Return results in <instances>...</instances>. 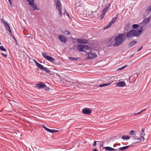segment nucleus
Listing matches in <instances>:
<instances>
[{
	"mask_svg": "<svg viewBox=\"0 0 151 151\" xmlns=\"http://www.w3.org/2000/svg\"><path fill=\"white\" fill-rule=\"evenodd\" d=\"M118 15H119V14H117V15H116V17H114L115 18H116V19H117V18H118Z\"/></svg>",
	"mask_w": 151,
	"mask_h": 151,
	"instance_id": "obj_48",
	"label": "nucleus"
},
{
	"mask_svg": "<svg viewBox=\"0 0 151 151\" xmlns=\"http://www.w3.org/2000/svg\"><path fill=\"white\" fill-rule=\"evenodd\" d=\"M150 17L151 18V14L150 15Z\"/></svg>",
	"mask_w": 151,
	"mask_h": 151,
	"instance_id": "obj_54",
	"label": "nucleus"
},
{
	"mask_svg": "<svg viewBox=\"0 0 151 151\" xmlns=\"http://www.w3.org/2000/svg\"><path fill=\"white\" fill-rule=\"evenodd\" d=\"M135 131L134 130H132L129 133V134L131 135H135Z\"/></svg>",
	"mask_w": 151,
	"mask_h": 151,
	"instance_id": "obj_31",
	"label": "nucleus"
},
{
	"mask_svg": "<svg viewBox=\"0 0 151 151\" xmlns=\"http://www.w3.org/2000/svg\"><path fill=\"white\" fill-rule=\"evenodd\" d=\"M65 12L67 15V16H68V17H69V14L67 12H66V10L65 9Z\"/></svg>",
	"mask_w": 151,
	"mask_h": 151,
	"instance_id": "obj_43",
	"label": "nucleus"
},
{
	"mask_svg": "<svg viewBox=\"0 0 151 151\" xmlns=\"http://www.w3.org/2000/svg\"><path fill=\"white\" fill-rule=\"evenodd\" d=\"M33 61L38 68H40V67H41V65H42L39 63L35 59H33Z\"/></svg>",
	"mask_w": 151,
	"mask_h": 151,
	"instance_id": "obj_23",
	"label": "nucleus"
},
{
	"mask_svg": "<svg viewBox=\"0 0 151 151\" xmlns=\"http://www.w3.org/2000/svg\"><path fill=\"white\" fill-rule=\"evenodd\" d=\"M93 151H97V150L95 149H94Z\"/></svg>",
	"mask_w": 151,
	"mask_h": 151,
	"instance_id": "obj_53",
	"label": "nucleus"
},
{
	"mask_svg": "<svg viewBox=\"0 0 151 151\" xmlns=\"http://www.w3.org/2000/svg\"><path fill=\"white\" fill-rule=\"evenodd\" d=\"M77 41L78 43L82 44H86L88 42V40L85 39H78Z\"/></svg>",
	"mask_w": 151,
	"mask_h": 151,
	"instance_id": "obj_9",
	"label": "nucleus"
},
{
	"mask_svg": "<svg viewBox=\"0 0 151 151\" xmlns=\"http://www.w3.org/2000/svg\"><path fill=\"white\" fill-rule=\"evenodd\" d=\"M137 42V41H133L129 44V46L130 47H132L135 45Z\"/></svg>",
	"mask_w": 151,
	"mask_h": 151,
	"instance_id": "obj_26",
	"label": "nucleus"
},
{
	"mask_svg": "<svg viewBox=\"0 0 151 151\" xmlns=\"http://www.w3.org/2000/svg\"><path fill=\"white\" fill-rule=\"evenodd\" d=\"M33 61L38 68H40V67H41V65H42L39 63L35 59H33Z\"/></svg>",
	"mask_w": 151,
	"mask_h": 151,
	"instance_id": "obj_24",
	"label": "nucleus"
},
{
	"mask_svg": "<svg viewBox=\"0 0 151 151\" xmlns=\"http://www.w3.org/2000/svg\"><path fill=\"white\" fill-rule=\"evenodd\" d=\"M33 61L38 68H40V67H41V65H42L39 63L35 59H33Z\"/></svg>",
	"mask_w": 151,
	"mask_h": 151,
	"instance_id": "obj_21",
	"label": "nucleus"
},
{
	"mask_svg": "<svg viewBox=\"0 0 151 151\" xmlns=\"http://www.w3.org/2000/svg\"><path fill=\"white\" fill-rule=\"evenodd\" d=\"M96 141H94V142H93V145L94 146H95L96 145Z\"/></svg>",
	"mask_w": 151,
	"mask_h": 151,
	"instance_id": "obj_42",
	"label": "nucleus"
},
{
	"mask_svg": "<svg viewBox=\"0 0 151 151\" xmlns=\"http://www.w3.org/2000/svg\"><path fill=\"white\" fill-rule=\"evenodd\" d=\"M36 86L38 88H45L47 87L46 85L45 84H44V83L41 82L38 84H37Z\"/></svg>",
	"mask_w": 151,
	"mask_h": 151,
	"instance_id": "obj_12",
	"label": "nucleus"
},
{
	"mask_svg": "<svg viewBox=\"0 0 151 151\" xmlns=\"http://www.w3.org/2000/svg\"><path fill=\"white\" fill-rule=\"evenodd\" d=\"M79 58H75L74 57H69L68 58V59L69 60H70L72 61H77L78 59H79Z\"/></svg>",
	"mask_w": 151,
	"mask_h": 151,
	"instance_id": "obj_20",
	"label": "nucleus"
},
{
	"mask_svg": "<svg viewBox=\"0 0 151 151\" xmlns=\"http://www.w3.org/2000/svg\"><path fill=\"white\" fill-rule=\"evenodd\" d=\"M67 84H69L70 85H73V83L70 81H66Z\"/></svg>",
	"mask_w": 151,
	"mask_h": 151,
	"instance_id": "obj_40",
	"label": "nucleus"
},
{
	"mask_svg": "<svg viewBox=\"0 0 151 151\" xmlns=\"http://www.w3.org/2000/svg\"><path fill=\"white\" fill-rule=\"evenodd\" d=\"M33 61L38 68H40V67H41V65H42L39 63L35 59H33Z\"/></svg>",
	"mask_w": 151,
	"mask_h": 151,
	"instance_id": "obj_22",
	"label": "nucleus"
},
{
	"mask_svg": "<svg viewBox=\"0 0 151 151\" xmlns=\"http://www.w3.org/2000/svg\"><path fill=\"white\" fill-rule=\"evenodd\" d=\"M151 11V5L148 6L147 10L146 11V12L147 13H148L150 11Z\"/></svg>",
	"mask_w": 151,
	"mask_h": 151,
	"instance_id": "obj_32",
	"label": "nucleus"
},
{
	"mask_svg": "<svg viewBox=\"0 0 151 151\" xmlns=\"http://www.w3.org/2000/svg\"><path fill=\"white\" fill-rule=\"evenodd\" d=\"M88 59H93L96 58L97 55L96 54L92 53L91 52L88 54Z\"/></svg>",
	"mask_w": 151,
	"mask_h": 151,
	"instance_id": "obj_13",
	"label": "nucleus"
},
{
	"mask_svg": "<svg viewBox=\"0 0 151 151\" xmlns=\"http://www.w3.org/2000/svg\"><path fill=\"white\" fill-rule=\"evenodd\" d=\"M63 33L66 35H69L70 34V32L67 30H65L63 32Z\"/></svg>",
	"mask_w": 151,
	"mask_h": 151,
	"instance_id": "obj_29",
	"label": "nucleus"
},
{
	"mask_svg": "<svg viewBox=\"0 0 151 151\" xmlns=\"http://www.w3.org/2000/svg\"><path fill=\"white\" fill-rule=\"evenodd\" d=\"M30 5L33 8L34 10H39V9L37 8V6L36 4H34V3H33L32 4Z\"/></svg>",
	"mask_w": 151,
	"mask_h": 151,
	"instance_id": "obj_25",
	"label": "nucleus"
},
{
	"mask_svg": "<svg viewBox=\"0 0 151 151\" xmlns=\"http://www.w3.org/2000/svg\"><path fill=\"white\" fill-rule=\"evenodd\" d=\"M59 40L61 42H67V40L65 37L63 35H59Z\"/></svg>",
	"mask_w": 151,
	"mask_h": 151,
	"instance_id": "obj_10",
	"label": "nucleus"
},
{
	"mask_svg": "<svg viewBox=\"0 0 151 151\" xmlns=\"http://www.w3.org/2000/svg\"><path fill=\"white\" fill-rule=\"evenodd\" d=\"M111 4L109 3L108 4L106 5L104 8L103 10L102 13L101 14V17L100 19H103L104 17L105 16V14L107 11L108 9L111 6Z\"/></svg>",
	"mask_w": 151,
	"mask_h": 151,
	"instance_id": "obj_5",
	"label": "nucleus"
},
{
	"mask_svg": "<svg viewBox=\"0 0 151 151\" xmlns=\"http://www.w3.org/2000/svg\"><path fill=\"white\" fill-rule=\"evenodd\" d=\"M11 35V36L12 37H13V39H14L15 40V41H17V40H16V38H15V37H14V36H13V35Z\"/></svg>",
	"mask_w": 151,
	"mask_h": 151,
	"instance_id": "obj_46",
	"label": "nucleus"
},
{
	"mask_svg": "<svg viewBox=\"0 0 151 151\" xmlns=\"http://www.w3.org/2000/svg\"><path fill=\"white\" fill-rule=\"evenodd\" d=\"M104 149H105L106 150H108L110 151H111L112 150L117 151V149H115L109 147H104Z\"/></svg>",
	"mask_w": 151,
	"mask_h": 151,
	"instance_id": "obj_18",
	"label": "nucleus"
},
{
	"mask_svg": "<svg viewBox=\"0 0 151 151\" xmlns=\"http://www.w3.org/2000/svg\"><path fill=\"white\" fill-rule=\"evenodd\" d=\"M8 1H9V2L10 4V6H12V2L11 1V0H8Z\"/></svg>",
	"mask_w": 151,
	"mask_h": 151,
	"instance_id": "obj_44",
	"label": "nucleus"
},
{
	"mask_svg": "<svg viewBox=\"0 0 151 151\" xmlns=\"http://www.w3.org/2000/svg\"><path fill=\"white\" fill-rule=\"evenodd\" d=\"M39 68L41 70L44 71L47 73H49L50 72V70L48 68L44 67L42 65H41V67H40Z\"/></svg>",
	"mask_w": 151,
	"mask_h": 151,
	"instance_id": "obj_15",
	"label": "nucleus"
},
{
	"mask_svg": "<svg viewBox=\"0 0 151 151\" xmlns=\"http://www.w3.org/2000/svg\"><path fill=\"white\" fill-rule=\"evenodd\" d=\"M145 109H144L142 111H140L139 112H138L137 113H134V114H133L134 115H137V114H139L141 112H142L144 110H145Z\"/></svg>",
	"mask_w": 151,
	"mask_h": 151,
	"instance_id": "obj_39",
	"label": "nucleus"
},
{
	"mask_svg": "<svg viewBox=\"0 0 151 151\" xmlns=\"http://www.w3.org/2000/svg\"><path fill=\"white\" fill-rule=\"evenodd\" d=\"M139 27V25L137 24H134L132 25V28L134 29H136Z\"/></svg>",
	"mask_w": 151,
	"mask_h": 151,
	"instance_id": "obj_35",
	"label": "nucleus"
},
{
	"mask_svg": "<svg viewBox=\"0 0 151 151\" xmlns=\"http://www.w3.org/2000/svg\"><path fill=\"white\" fill-rule=\"evenodd\" d=\"M42 127L47 131L50 133L51 132L52 129H50L48 128H47V127H46L44 125Z\"/></svg>",
	"mask_w": 151,
	"mask_h": 151,
	"instance_id": "obj_28",
	"label": "nucleus"
},
{
	"mask_svg": "<svg viewBox=\"0 0 151 151\" xmlns=\"http://www.w3.org/2000/svg\"><path fill=\"white\" fill-rule=\"evenodd\" d=\"M56 6V8L59 12V14L60 17L62 16V12L61 8V4L59 0H54Z\"/></svg>",
	"mask_w": 151,
	"mask_h": 151,
	"instance_id": "obj_3",
	"label": "nucleus"
},
{
	"mask_svg": "<svg viewBox=\"0 0 151 151\" xmlns=\"http://www.w3.org/2000/svg\"><path fill=\"white\" fill-rule=\"evenodd\" d=\"M11 34L12 33V31L10 29V28H9L7 30Z\"/></svg>",
	"mask_w": 151,
	"mask_h": 151,
	"instance_id": "obj_45",
	"label": "nucleus"
},
{
	"mask_svg": "<svg viewBox=\"0 0 151 151\" xmlns=\"http://www.w3.org/2000/svg\"><path fill=\"white\" fill-rule=\"evenodd\" d=\"M126 39L125 35L124 34H120L117 35L115 39V42L114 46H118L122 43Z\"/></svg>",
	"mask_w": 151,
	"mask_h": 151,
	"instance_id": "obj_2",
	"label": "nucleus"
},
{
	"mask_svg": "<svg viewBox=\"0 0 151 151\" xmlns=\"http://www.w3.org/2000/svg\"><path fill=\"white\" fill-rule=\"evenodd\" d=\"M145 134L144 133H142L141 132L140 133V138H135L134 139V140H138V143H140L141 140H142V141H144L145 140V138L144 136L145 135Z\"/></svg>",
	"mask_w": 151,
	"mask_h": 151,
	"instance_id": "obj_6",
	"label": "nucleus"
},
{
	"mask_svg": "<svg viewBox=\"0 0 151 151\" xmlns=\"http://www.w3.org/2000/svg\"><path fill=\"white\" fill-rule=\"evenodd\" d=\"M144 130H144V129H142L141 132H142V133H144Z\"/></svg>",
	"mask_w": 151,
	"mask_h": 151,
	"instance_id": "obj_49",
	"label": "nucleus"
},
{
	"mask_svg": "<svg viewBox=\"0 0 151 151\" xmlns=\"http://www.w3.org/2000/svg\"><path fill=\"white\" fill-rule=\"evenodd\" d=\"M129 147V146H125L123 147H121L119 148L118 149H117L118 151H123L124 150L128 149Z\"/></svg>",
	"mask_w": 151,
	"mask_h": 151,
	"instance_id": "obj_19",
	"label": "nucleus"
},
{
	"mask_svg": "<svg viewBox=\"0 0 151 151\" xmlns=\"http://www.w3.org/2000/svg\"><path fill=\"white\" fill-rule=\"evenodd\" d=\"M83 46L84 50L85 49L86 50H89V47L87 45H83Z\"/></svg>",
	"mask_w": 151,
	"mask_h": 151,
	"instance_id": "obj_36",
	"label": "nucleus"
},
{
	"mask_svg": "<svg viewBox=\"0 0 151 151\" xmlns=\"http://www.w3.org/2000/svg\"><path fill=\"white\" fill-rule=\"evenodd\" d=\"M83 46V45H79L77 46V49L80 52H83L84 50Z\"/></svg>",
	"mask_w": 151,
	"mask_h": 151,
	"instance_id": "obj_16",
	"label": "nucleus"
},
{
	"mask_svg": "<svg viewBox=\"0 0 151 151\" xmlns=\"http://www.w3.org/2000/svg\"><path fill=\"white\" fill-rule=\"evenodd\" d=\"M113 81L110 82L109 83H105L103 84L99 85V87H103L104 86H108L109 85L111 84Z\"/></svg>",
	"mask_w": 151,
	"mask_h": 151,
	"instance_id": "obj_17",
	"label": "nucleus"
},
{
	"mask_svg": "<svg viewBox=\"0 0 151 151\" xmlns=\"http://www.w3.org/2000/svg\"><path fill=\"white\" fill-rule=\"evenodd\" d=\"M42 55L45 60L51 63L54 62L55 60V59L54 58L47 55L46 52L42 53Z\"/></svg>",
	"mask_w": 151,
	"mask_h": 151,
	"instance_id": "obj_4",
	"label": "nucleus"
},
{
	"mask_svg": "<svg viewBox=\"0 0 151 151\" xmlns=\"http://www.w3.org/2000/svg\"><path fill=\"white\" fill-rule=\"evenodd\" d=\"M130 138V137L127 135L123 136L122 137V139L124 140H128Z\"/></svg>",
	"mask_w": 151,
	"mask_h": 151,
	"instance_id": "obj_27",
	"label": "nucleus"
},
{
	"mask_svg": "<svg viewBox=\"0 0 151 151\" xmlns=\"http://www.w3.org/2000/svg\"><path fill=\"white\" fill-rule=\"evenodd\" d=\"M1 21L4 24V26L6 27L7 30L10 28V25L6 22L3 19H1Z\"/></svg>",
	"mask_w": 151,
	"mask_h": 151,
	"instance_id": "obj_14",
	"label": "nucleus"
},
{
	"mask_svg": "<svg viewBox=\"0 0 151 151\" xmlns=\"http://www.w3.org/2000/svg\"><path fill=\"white\" fill-rule=\"evenodd\" d=\"M117 20L116 18L114 17L111 20V21L109 22L107 26L105 27L104 29H106L107 28L111 27L112 24H113Z\"/></svg>",
	"mask_w": 151,
	"mask_h": 151,
	"instance_id": "obj_7",
	"label": "nucleus"
},
{
	"mask_svg": "<svg viewBox=\"0 0 151 151\" xmlns=\"http://www.w3.org/2000/svg\"><path fill=\"white\" fill-rule=\"evenodd\" d=\"M129 25V24H127L125 26V27H128Z\"/></svg>",
	"mask_w": 151,
	"mask_h": 151,
	"instance_id": "obj_51",
	"label": "nucleus"
},
{
	"mask_svg": "<svg viewBox=\"0 0 151 151\" xmlns=\"http://www.w3.org/2000/svg\"><path fill=\"white\" fill-rule=\"evenodd\" d=\"M143 27L142 26L139 27L138 30H131L128 32L126 35L127 38L129 39L134 37H138L142 33Z\"/></svg>",
	"mask_w": 151,
	"mask_h": 151,
	"instance_id": "obj_1",
	"label": "nucleus"
},
{
	"mask_svg": "<svg viewBox=\"0 0 151 151\" xmlns=\"http://www.w3.org/2000/svg\"><path fill=\"white\" fill-rule=\"evenodd\" d=\"M27 35L26 37H27L30 38V37L31 35L29 34H26Z\"/></svg>",
	"mask_w": 151,
	"mask_h": 151,
	"instance_id": "obj_47",
	"label": "nucleus"
},
{
	"mask_svg": "<svg viewBox=\"0 0 151 151\" xmlns=\"http://www.w3.org/2000/svg\"><path fill=\"white\" fill-rule=\"evenodd\" d=\"M58 130H57L55 129H52V131L51 133H56L58 132Z\"/></svg>",
	"mask_w": 151,
	"mask_h": 151,
	"instance_id": "obj_38",
	"label": "nucleus"
},
{
	"mask_svg": "<svg viewBox=\"0 0 151 151\" xmlns=\"http://www.w3.org/2000/svg\"><path fill=\"white\" fill-rule=\"evenodd\" d=\"M116 85L117 87H123L126 85V83L124 81H121L116 83Z\"/></svg>",
	"mask_w": 151,
	"mask_h": 151,
	"instance_id": "obj_11",
	"label": "nucleus"
},
{
	"mask_svg": "<svg viewBox=\"0 0 151 151\" xmlns=\"http://www.w3.org/2000/svg\"><path fill=\"white\" fill-rule=\"evenodd\" d=\"M91 110L89 108H85L82 110V112L84 114H88L91 113Z\"/></svg>",
	"mask_w": 151,
	"mask_h": 151,
	"instance_id": "obj_8",
	"label": "nucleus"
},
{
	"mask_svg": "<svg viewBox=\"0 0 151 151\" xmlns=\"http://www.w3.org/2000/svg\"><path fill=\"white\" fill-rule=\"evenodd\" d=\"M0 50L2 51L7 52V50L3 46H0Z\"/></svg>",
	"mask_w": 151,
	"mask_h": 151,
	"instance_id": "obj_30",
	"label": "nucleus"
},
{
	"mask_svg": "<svg viewBox=\"0 0 151 151\" xmlns=\"http://www.w3.org/2000/svg\"><path fill=\"white\" fill-rule=\"evenodd\" d=\"M80 84H78L77 85V86L79 88L80 87Z\"/></svg>",
	"mask_w": 151,
	"mask_h": 151,
	"instance_id": "obj_50",
	"label": "nucleus"
},
{
	"mask_svg": "<svg viewBox=\"0 0 151 151\" xmlns=\"http://www.w3.org/2000/svg\"><path fill=\"white\" fill-rule=\"evenodd\" d=\"M142 48V47H141L140 48H139L138 50V51H139V50H140Z\"/></svg>",
	"mask_w": 151,
	"mask_h": 151,
	"instance_id": "obj_52",
	"label": "nucleus"
},
{
	"mask_svg": "<svg viewBox=\"0 0 151 151\" xmlns=\"http://www.w3.org/2000/svg\"><path fill=\"white\" fill-rule=\"evenodd\" d=\"M150 21L149 18H146L144 20L143 22H144L145 23H146L149 22Z\"/></svg>",
	"mask_w": 151,
	"mask_h": 151,
	"instance_id": "obj_34",
	"label": "nucleus"
},
{
	"mask_svg": "<svg viewBox=\"0 0 151 151\" xmlns=\"http://www.w3.org/2000/svg\"><path fill=\"white\" fill-rule=\"evenodd\" d=\"M126 67V66H124L122 67L119 68L117 70H121L125 68Z\"/></svg>",
	"mask_w": 151,
	"mask_h": 151,
	"instance_id": "obj_37",
	"label": "nucleus"
},
{
	"mask_svg": "<svg viewBox=\"0 0 151 151\" xmlns=\"http://www.w3.org/2000/svg\"><path fill=\"white\" fill-rule=\"evenodd\" d=\"M27 1L30 5L32 4H33L34 3V0H27Z\"/></svg>",
	"mask_w": 151,
	"mask_h": 151,
	"instance_id": "obj_33",
	"label": "nucleus"
},
{
	"mask_svg": "<svg viewBox=\"0 0 151 151\" xmlns=\"http://www.w3.org/2000/svg\"><path fill=\"white\" fill-rule=\"evenodd\" d=\"M1 54L3 56H4V57L5 58H6V57L7 56V55L6 54H4V53H2V52H1Z\"/></svg>",
	"mask_w": 151,
	"mask_h": 151,
	"instance_id": "obj_41",
	"label": "nucleus"
}]
</instances>
